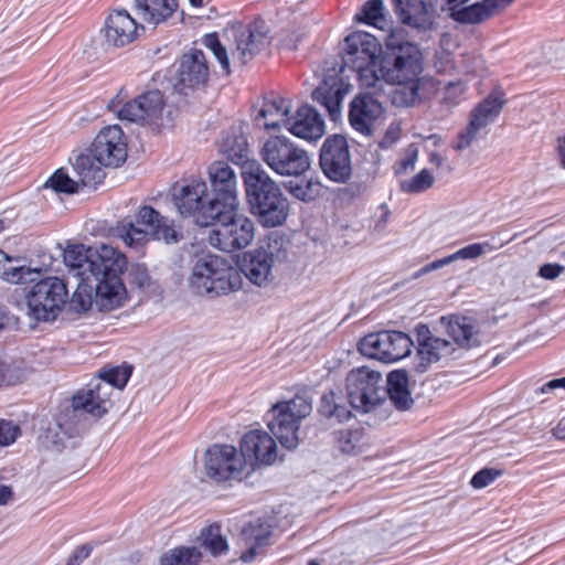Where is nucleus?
<instances>
[{
	"mask_svg": "<svg viewBox=\"0 0 565 565\" xmlns=\"http://www.w3.org/2000/svg\"><path fill=\"white\" fill-rule=\"evenodd\" d=\"M385 45L394 53L392 65H381L379 58L352 70L358 72L362 87L372 88L374 93H384L385 84L395 85L390 92L393 104L412 106L419 98L422 51L412 42L397 40L395 33L386 38Z\"/></svg>",
	"mask_w": 565,
	"mask_h": 565,
	"instance_id": "1",
	"label": "nucleus"
},
{
	"mask_svg": "<svg viewBox=\"0 0 565 565\" xmlns=\"http://www.w3.org/2000/svg\"><path fill=\"white\" fill-rule=\"evenodd\" d=\"M244 185L250 210L259 224L264 227L282 225L289 214V202L260 163L247 167Z\"/></svg>",
	"mask_w": 565,
	"mask_h": 565,
	"instance_id": "2",
	"label": "nucleus"
},
{
	"mask_svg": "<svg viewBox=\"0 0 565 565\" xmlns=\"http://www.w3.org/2000/svg\"><path fill=\"white\" fill-rule=\"evenodd\" d=\"M188 282L198 295L218 296L239 290L243 278L238 269L226 259L213 254H202L193 260Z\"/></svg>",
	"mask_w": 565,
	"mask_h": 565,
	"instance_id": "3",
	"label": "nucleus"
},
{
	"mask_svg": "<svg viewBox=\"0 0 565 565\" xmlns=\"http://www.w3.org/2000/svg\"><path fill=\"white\" fill-rule=\"evenodd\" d=\"M137 223L145 225L141 228L131 221H120L113 230L115 237L130 248H140L150 239L163 241L168 244L177 243L180 234L174 227L172 221L162 216L153 207L143 205L137 213Z\"/></svg>",
	"mask_w": 565,
	"mask_h": 565,
	"instance_id": "4",
	"label": "nucleus"
},
{
	"mask_svg": "<svg viewBox=\"0 0 565 565\" xmlns=\"http://www.w3.org/2000/svg\"><path fill=\"white\" fill-rule=\"evenodd\" d=\"M258 154L273 172L281 177H299L311 164L308 152L286 136L263 139Z\"/></svg>",
	"mask_w": 565,
	"mask_h": 565,
	"instance_id": "5",
	"label": "nucleus"
},
{
	"mask_svg": "<svg viewBox=\"0 0 565 565\" xmlns=\"http://www.w3.org/2000/svg\"><path fill=\"white\" fill-rule=\"evenodd\" d=\"M311 412V401L297 395L273 405L267 413V426L285 448L295 449L300 443V424Z\"/></svg>",
	"mask_w": 565,
	"mask_h": 565,
	"instance_id": "6",
	"label": "nucleus"
},
{
	"mask_svg": "<svg viewBox=\"0 0 565 565\" xmlns=\"http://www.w3.org/2000/svg\"><path fill=\"white\" fill-rule=\"evenodd\" d=\"M213 228L209 235L211 246L226 253L247 247L255 236L254 223L238 212L220 206L215 213Z\"/></svg>",
	"mask_w": 565,
	"mask_h": 565,
	"instance_id": "7",
	"label": "nucleus"
},
{
	"mask_svg": "<svg viewBox=\"0 0 565 565\" xmlns=\"http://www.w3.org/2000/svg\"><path fill=\"white\" fill-rule=\"evenodd\" d=\"M350 405L362 413L376 412L387 405L382 374L366 366L353 369L345 379Z\"/></svg>",
	"mask_w": 565,
	"mask_h": 565,
	"instance_id": "8",
	"label": "nucleus"
},
{
	"mask_svg": "<svg viewBox=\"0 0 565 565\" xmlns=\"http://www.w3.org/2000/svg\"><path fill=\"white\" fill-rule=\"evenodd\" d=\"M173 203L180 215L192 217L200 226L214 224L217 200L207 198V185L201 178L184 180L173 191Z\"/></svg>",
	"mask_w": 565,
	"mask_h": 565,
	"instance_id": "9",
	"label": "nucleus"
},
{
	"mask_svg": "<svg viewBox=\"0 0 565 565\" xmlns=\"http://www.w3.org/2000/svg\"><path fill=\"white\" fill-rule=\"evenodd\" d=\"M67 297L68 291L62 279H41L25 295L29 313L38 321H53L62 311Z\"/></svg>",
	"mask_w": 565,
	"mask_h": 565,
	"instance_id": "10",
	"label": "nucleus"
},
{
	"mask_svg": "<svg viewBox=\"0 0 565 565\" xmlns=\"http://www.w3.org/2000/svg\"><path fill=\"white\" fill-rule=\"evenodd\" d=\"M358 348L364 356L392 364L411 354L413 341L402 331H380L363 337Z\"/></svg>",
	"mask_w": 565,
	"mask_h": 565,
	"instance_id": "11",
	"label": "nucleus"
},
{
	"mask_svg": "<svg viewBox=\"0 0 565 565\" xmlns=\"http://www.w3.org/2000/svg\"><path fill=\"white\" fill-rule=\"evenodd\" d=\"M284 239L278 236H270L265 246H260L244 255L239 274L242 273L252 284L264 287L273 279L275 263L284 256L281 250Z\"/></svg>",
	"mask_w": 565,
	"mask_h": 565,
	"instance_id": "12",
	"label": "nucleus"
},
{
	"mask_svg": "<svg viewBox=\"0 0 565 565\" xmlns=\"http://www.w3.org/2000/svg\"><path fill=\"white\" fill-rule=\"evenodd\" d=\"M206 476L217 482L242 481L248 476L246 460L231 445H213L205 451Z\"/></svg>",
	"mask_w": 565,
	"mask_h": 565,
	"instance_id": "13",
	"label": "nucleus"
},
{
	"mask_svg": "<svg viewBox=\"0 0 565 565\" xmlns=\"http://www.w3.org/2000/svg\"><path fill=\"white\" fill-rule=\"evenodd\" d=\"M320 167L333 182L347 183L352 175V161L347 139L334 135L327 138L320 151Z\"/></svg>",
	"mask_w": 565,
	"mask_h": 565,
	"instance_id": "14",
	"label": "nucleus"
},
{
	"mask_svg": "<svg viewBox=\"0 0 565 565\" xmlns=\"http://www.w3.org/2000/svg\"><path fill=\"white\" fill-rule=\"evenodd\" d=\"M507 103L505 93L499 87H494L489 95L482 99L470 114V120L466 130L458 136L456 149L467 148L476 138L480 129L487 127L502 111Z\"/></svg>",
	"mask_w": 565,
	"mask_h": 565,
	"instance_id": "15",
	"label": "nucleus"
},
{
	"mask_svg": "<svg viewBox=\"0 0 565 565\" xmlns=\"http://www.w3.org/2000/svg\"><path fill=\"white\" fill-rule=\"evenodd\" d=\"M94 158L105 167H118L127 158V145L118 125L104 127L89 148Z\"/></svg>",
	"mask_w": 565,
	"mask_h": 565,
	"instance_id": "16",
	"label": "nucleus"
},
{
	"mask_svg": "<svg viewBox=\"0 0 565 565\" xmlns=\"http://www.w3.org/2000/svg\"><path fill=\"white\" fill-rule=\"evenodd\" d=\"M239 455L246 460L249 475L256 466H270L276 461L277 445L268 433L254 429L243 436Z\"/></svg>",
	"mask_w": 565,
	"mask_h": 565,
	"instance_id": "17",
	"label": "nucleus"
},
{
	"mask_svg": "<svg viewBox=\"0 0 565 565\" xmlns=\"http://www.w3.org/2000/svg\"><path fill=\"white\" fill-rule=\"evenodd\" d=\"M207 173L212 188V199L217 200V205L228 210L238 209L237 177L228 163L215 161L209 166Z\"/></svg>",
	"mask_w": 565,
	"mask_h": 565,
	"instance_id": "18",
	"label": "nucleus"
},
{
	"mask_svg": "<svg viewBox=\"0 0 565 565\" xmlns=\"http://www.w3.org/2000/svg\"><path fill=\"white\" fill-rule=\"evenodd\" d=\"M164 107L160 90L147 92L117 110L119 119L137 124H158Z\"/></svg>",
	"mask_w": 565,
	"mask_h": 565,
	"instance_id": "19",
	"label": "nucleus"
},
{
	"mask_svg": "<svg viewBox=\"0 0 565 565\" xmlns=\"http://www.w3.org/2000/svg\"><path fill=\"white\" fill-rule=\"evenodd\" d=\"M113 388L102 380H92L72 399L75 411H83L94 418H100L110 409Z\"/></svg>",
	"mask_w": 565,
	"mask_h": 565,
	"instance_id": "20",
	"label": "nucleus"
},
{
	"mask_svg": "<svg viewBox=\"0 0 565 565\" xmlns=\"http://www.w3.org/2000/svg\"><path fill=\"white\" fill-rule=\"evenodd\" d=\"M381 53V43L374 35L364 31H356L349 34L344 40L343 64L345 67L353 68L379 60Z\"/></svg>",
	"mask_w": 565,
	"mask_h": 565,
	"instance_id": "21",
	"label": "nucleus"
},
{
	"mask_svg": "<svg viewBox=\"0 0 565 565\" xmlns=\"http://www.w3.org/2000/svg\"><path fill=\"white\" fill-rule=\"evenodd\" d=\"M127 257L118 248L100 244L94 247L90 260L89 281L92 279L120 277L127 269Z\"/></svg>",
	"mask_w": 565,
	"mask_h": 565,
	"instance_id": "22",
	"label": "nucleus"
},
{
	"mask_svg": "<svg viewBox=\"0 0 565 565\" xmlns=\"http://www.w3.org/2000/svg\"><path fill=\"white\" fill-rule=\"evenodd\" d=\"M207 77V61L202 51L192 50L182 55L178 71V86L181 93L186 94L185 89L204 86Z\"/></svg>",
	"mask_w": 565,
	"mask_h": 565,
	"instance_id": "23",
	"label": "nucleus"
},
{
	"mask_svg": "<svg viewBox=\"0 0 565 565\" xmlns=\"http://www.w3.org/2000/svg\"><path fill=\"white\" fill-rule=\"evenodd\" d=\"M139 24L126 10H114L105 20L104 36L108 45L121 47L138 36Z\"/></svg>",
	"mask_w": 565,
	"mask_h": 565,
	"instance_id": "24",
	"label": "nucleus"
},
{
	"mask_svg": "<svg viewBox=\"0 0 565 565\" xmlns=\"http://www.w3.org/2000/svg\"><path fill=\"white\" fill-rule=\"evenodd\" d=\"M382 114V104L372 95L363 94L352 100L349 120L355 131L370 136L373 131L374 122Z\"/></svg>",
	"mask_w": 565,
	"mask_h": 565,
	"instance_id": "25",
	"label": "nucleus"
},
{
	"mask_svg": "<svg viewBox=\"0 0 565 565\" xmlns=\"http://www.w3.org/2000/svg\"><path fill=\"white\" fill-rule=\"evenodd\" d=\"M269 29L264 21H256L243 29L236 36V49L233 56L242 63L252 60L269 44Z\"/></svg>",
	"mask_w": 565,
	"mask_h": 565,
	"instance_id": "26",
	"label": "nucleus"
},
{
	"mask_svg": "<svg viewBox=\"0 0 565 565\" xmlns=\"http://www.w3.org/2000/svg\"><path fill=\"white\" fill-rule=\"evenodd\" d=\"M287 130L305 140H318L324 135L326 126L321 115L313 107L303 105L290 117Z\"/></svg>",
	"mask_w": 565,
	"mask_h": 565,
	"instance_id": "27",
	"label": "nucleus"
},
{
	"mask_svg": "<svg viewBox=\"0 0 565 565\" xmlns=\"http://www.w3.org/2000/svg\"><path fill=\"white\" fill-rule=\"evenodd\" d=\"M440 321L445 326L447 334L460 348L471 349L480 344L479 331L471 318L451 315L449 317H441Z\"/></svg>",
	"mask_w": 565,
	"mask_h": 565,
	"instance_id": "28",
	"label": "nucleus"
},
{
	"mask_svg": "<svg viewBox=\"0 0 565 565\" xmlns=\"http://www.w3.org/2000/svg\"><path fill=\"white\" fill-rule=\"evenodd\" d=\"M291 110V103L287 98L280 96H273L265 98L263 106L257 116V121L263 120L265 129H275L289 125V113Z\"/></svg>",
	"mask_w": 565,
	"mask_h": 565,
	"instance_id": "29",
	"label": "nucleus"
},
{
	"mask_svg": "<svg viewBox=\"0 0 565 565\" xmlns=\"http://www.w3.org/2000/svg\"><path fill=\"white\" fill-rule=\"evenodd\" d=\"M96 281L95 300L102 309L111 310L122 305L127 291L120 277L93 279Z\"/></svg>",
	"mask_w": 565,
	"mask_h": 565,
	"instance_id": "30",
	"label": "nucleus"
},
{
	"mask_svg": "<svg viewBox=\"0 0 565 565\" xmlns=\"http://www.w3.org/2000/svg\"><path fill=\"white\" fill-rule=\"evenodd\" d=\"M347 93L348 88L338 81L333 79L331 83L324 81L313 90L312 98L323 106L330 118L335 121L341 116L342 100Z\"/></svg>",
	"mask_w": 565,
	"mask_h": 565,
	"instance_id": "31",
	"label": "nucleus"
},
{
	"mask_svg": "<svg viewBox=\"0 0 565 565\" xmlns=\"http://www.w3.org/2000/svg\"><path fill=\"white\" fill-rule=\"evenodd\" d=\"M386 398L387 405L382 406V409L387 411L392 404L399 409H407L413 399L408 390V376L404 370L392 371L386 380Z\"/></svg>",
	"mask_w": 565,
	"mask_h": 565,
	"instance_id": "32",
	"label": "nucleus"
},
{
	"mask_svg": "<svg viewBox=\"0 0 565 565\" xmlns=\"http://www.w3.org/2000/svg\"><path fill=\"white\" fill-rule=\"evenodd\" d=\"M104 168H106L105 164H102L94 158L90 149L85 153L76 156L73 163V170L79 184L89 188H95L104 180Z\"/></svg>",
	"mask_w": 565,
	"mask_h": 565,
	"instance_id": "33",
	"label": "nucleus"
},
{
	"mask_svg": "<svg viewBox=\"0 0 565 565\" xmlns=\"http://www.w3.org/2000/svg\"><path fill=\"white\" fill-rule=\"evenodd\" d=\"M178 0H135L137 14L150 24L168 20L178 9Z\"/></svg>",
	"mask_w": 565,
	"mask_h": 565,
	"instance_id": "34",
	"label": "nucleus"
},
{
	"mask_svg": "<svg viewBox=\"0 0 565 565\" xmlns=\"http://www.w3.org/2000/svg\"><path fill=\"white\" fill-rule=\"evenodd\" d=\"M356 20L369 25H372L381 31H390V36L395 33L396 39H399V32L392 29V20L387 13L383 0H369L364 3L361 11L355 15Z\"/></svg>",
	"mask_w": 565,
	"mask_h": 565,
	"instance_id": "35",
	"label": "nucleus"
},
{
	"mask_svg": "<svg viewBox=\"0 0 565 565\" xmlns=\"http://www.w3.org/2000/svg\"><path fill=\"white\" fill-rule=\"evenodd\" d=\"M94 247H86L83 244L68 245L64 253L63 259L65 265L83 281H89L90 260Z\"/></svg>",
	"mask_w": 565,
	"mask_h": 565,
	"instance_id": "36",
	"label": "nucleus"
},
{
	"mask_svg": "<svg viewBox=\"0 0 565 565\" xmlns=\"http://www.w3.org/2000/svg\"><path fill=\"white\" fill-rule=\"evenodd\" d=\"M269 536V531L263 524H249L242 529L239 545L246 550L241 554V559L245 563L252 562L257 548L264 545Z\"/></svg>",
	"mask_w": 565,
	"mask_h": 565,
	"instance_id": "37",
	"label": "nucleus"
},
{
	"mask_svg": "<svg viewBox=\"0 0 565 565\" xmlns=\"http://www.w3.org/2000/svg\"><path fill=\"white\" fill-rule=\"evenodd\" d=\"M223 149L226 157L235 164L242 167V178L247 167L259 163L257 160H249L248 142L244 135H234L225 139Z\"/></svg>",
	"mask_w": 565,
	"mask_h": 565,
	"instance_id": "38",
	"label": "nucleus"
},
{
	"mask_svg": "<svg viewBox=\"0 0 565 565\" xmlns=\"http://www.w3.org/2000/svg\"><path fill=\"white\" fill-rule=\"evenodd\" d=\"M515 0H482L475 2L465 10V17L469 21H477V24L490 20L495 14H499Z\"/></svg>",
	"mask_w": 565,
	"mask_h": 565,
	"instance_id": "39",
	"label": "nucleus"
},
{
	"mask_svg": "<svg viewBox=\"0 0 565 565\" xmlns=\"http://www.w3.org/2000/svg\"><path fill=\"white\" fill-rule=\"evenodd\" d=\"M394 11L403 24L420 28L424 24V0H394Z\"/></svg>",
	"mask_w": 565,
	"mask_h": 565,
	"instance_id": "40",
	"label": "nucleus"
},
{
	"mask_svg": "<svg viewBox=\"0 0 565 565\" xmlns=\"http://www.w3.org/2000/svg\"><path fill=\"white\" fill-rule=\"evenodd\" d=\"M202 553L196 546H178L160 557V565H199Z\"/></svg>",
	"mask_w": 565,
	"mask_h": 565,
	"instance_id": "41",
	"label": "nucleus"
},
{
	"mask_svg": "<svg viewBox=\"0 0 565 565\" xmlns=\"http://www.w3.org/2000/svg\"><path fill=\"white\" fill-rule=\"evenodd\" d=\"M200 541L212 555H220L228 550L225 537L222 536L218 525H210L201 531Z\"/></svg>",
	"mask_w": 565,
	"mask_h": 565,
	"instance_id": "42",
	"label": "nucleus"
},
{
	"mask_svg": "<svg viewBox=\"0 0 565 565\" xmlns=\"http://www.w3.org/2000/svg\"><path fill=\"white\" fill-rule=\"evenodd\" d=\"M428 333L429 329L426 326V363H436L451 354L454 348L449 341L430 337Z\"/></svg>",
	"mask_w": 565,
	"mask_h": 565,
	"instance_id": "43",
	"label": "nucleus"
},
{
	"mask_svg": "<svg viewBox=\"0 0 565 565\" xmlns=\"http://www.w3.org/2000/svg\"><path fill=\"white\" fill-rule=\"evenodd\" d=\"M288 191L298 200L312 201L320 194L321 183L313 178L290 182Z\"/></svg>",
	"mask_w": 565,
	"mask_h": 565,
	"instance_id": "44",
	"label": "nucleus"
},
{
	"mask_svg": "<svg viewBox=\"0 0 565 565\" xmlns=\"http://www.w3.org/2000/svg\"><path fill=\"white\" fill-rule=\"evenodd\" d=\"M131 371L128 366H115L100 372L96 380H102L103 382L108 383L114 393L115 390H122L126 386Z\"/></svg>",
	"mask_w": 565,
	"mask_h": 565,
	"instance_id": "45",
	"label": "nucleus"
},
{
	"mask_svg": "<svg viewBox=\"0 0 565 565\" xmlns=\"http://www.w3.org/2000/svg\"><path fill=\"white\" fill-rule=\"evenodd\" d=\"M79 182L70 178L63 170H57L45 183L44 188H50L55 192L75 193L78 191Z\"/></svg>",
	"mask_w": 565,
	"mask_h": 565,
	"instance_id": "46",
	"label": "nucleus"
},
{
	"mask_svg": "<svg viewBox=\"0 0 565 565\" xmlns=\"http://www.w3.org/2000/svg\"><path fill=\"white\" fill-rule=\"evenodd\" d=\"M468 84L461 79L449 82L444 89L443 104L447 107H456L466 99Z\"/></svg>",
	"mask_w": 565,
	"mask_h": 565,
	"instance_id": "47",
	"label": "nucleus"
},
{
	"mask_svg": "<svg viewBox=\"0 0 565 565\" xmlns=\"http://www.w3.org/2000/svg\"><path fill=\"white\" fill-rule=\"evenodd\" d=\"M90 281H83L78 284L76 290L70 299L71 308L77 312H85L92 306V286Z\"/></svg>",
	"mask_w": 565,
	"mask_h": 565,
	"instance_id": "48",
	"label": "nucleus"
},
{
	"mask_svg": "<svg viewBox=\"0 0 565 565\" xmlns=\"http://www.w3.org/2000/svg\"><path fill=\"white\" fill-rule=\"evenodd\" d=\"M470 0H441V10L446 11L448 17L460 24H477V21H469L463 12L469 6Z\"/></svg>",
	"mask_w": 565,
	"mask_h": 565,
	"instance_id": "49",
	"label": "nucleus"
},
{
	"mask_svg": "<svg viewBox=\"0 0 565 565\" xmlns=\"http://www.w3.org/2000/svg\"><path fill=\"white\" fill-rule=\"evenodd\" d=\"M505 473L503 468L484 467L477 471L470 479V486L473 489H483L492 484L497 479Z\"/></svg>",
	"mask_w": 565,
	"mask_h": 565,
	"instance_id": "50",
	"label": "nucleus"
},
{
	"mask_svg": "<svg viewBox=\"0 0 565 565\" xmlns=\"http://www.w3.org/2000/svg\"><path fill=\"white\" fill-rule=\"evenodd\" d=\"M419 158V147L417 145L411 143L407 146L401 159L395 166V173L397 175H403L412 172L415 168L416 162Z\"/></svg>",
	"mask_w": 565,
	"mask_h": 565,
	"instance_id": "51",
	"label": "nucleus"
},
{
	"mask_svg": "<svg viewBox=\"0 0 565 565\" xmlns=\"http://www.w3.org/2000/svg\"><path fill=\"white\" fill-rule=\"evenodd\" d=\"M203 44L205 45V47H207L213 53V55L220 63L221 67L224 71L228 72L230 60H228L227 51L225 47H223L221 45V43L218 41V36L215 33L206 34L203 38Z\"/></svg>",
	"mask_w": 565,
	"mask_h": 565,
	"instance_id": "52",
	"label": "nucleus"
},
{
	"mask_svg": "<svg viewBox=\"0 0 565 565\" xmlns=\"http://www.w3.org/2000/svg\"><path fill=\"white\" fill-rule=\"evenodd\" d=\"M338 447L343 454H356L360 447V434L351 430L341 431L338 437Z\"/></svg>",
	"mask_w": 565,
	"mask_h": 565,
	"instance_id": "53",
	"label": "nucleus"
},
{
	"mask_svg": "<svg viewBox=\"0 0 565 565\" xmlns=\"http://www.w3.org/2000/svg\"><path fill=\"white\" fill-rule=\"evenodd\" d=\"M39 271L36 269H31L25 266L21 267H14L7 269L3 275L6 280H8L11 284H24L28 280H32V278H29L32 274H38Z\"/></svg>",
	"mask_w": 565,
	"mask_h": 565,
	"instance_id": "54",
	"label": "nucleus"
},
{
	"mask_svg": "<svg viewBox=\"0 0 565 565\" xmlns=\"http://www.w3.org/2000/svg\"><path fill=\"white\" fill-rule=\"evenodd\" d=\"M20 428L10 422L0 420V446H9L15 441Z\"/></svg>",
	"mask_w": 565,
	"mask_h": 565,
	"instance_id": "55",
	"label": "nucleus"
},
{
	"mask_svg": "<svg viewBox=\"0 0 565 565\" xmlns=\"http://www.w3.org/2000/svg\"><path fill=\"white\" fill-rule=\"evenodd\" d=\"M492 249L493 247L489 243H473L459 249L457 255L461 258H476Z\"/></svg>",
	"mask_w": 565,
	"mask_h": 565,
	"instance_id": "56",
	"label": "nucleus"
},
{
	"mask_svg": "<svg viewBox=\"0 0 565 565\" xmlns=\"http://www.w3.org/2000/svg\"><path fill=\"white\" fill-rule=\"evenodd\" d=\"M131 282L137 285L139 288H146L150 286L151 279L145 265L137 264L131 267L129 271Z\"/></svg>",
	"mask_w": 565,
	"mask_h": 565,
	"instance_id": "57",
	"label": "nucleus"
},
{
	"mask_svg": "<svg viewBox=\"0 0 565 565\" xmlns=\"http://www.w3.org/2000/svg\"><path fill=\"white\" fill-rule=\"evenodd\" d=\"M339 399L340 398L333 392L324 394L321 397V402H320V406H319V412L321 413V415H323L328 418H332V415H334V411L339 403Z\"/></svg>",
	"mask_w": 565,
	"mask_h": 565,
	"instance_id": "58",
	"label": "nucleus"
},
{
	"mask_svg": "<svg viewBox=\"0 0 565 565\" xmlns=\"http://www.w3.org/2000/svg\"><path fill=\"white\" fill-rule=\"evenodd\" d=\"M424 189V169L415 177L401 181V190L406 193L420 192Z\"/></svg>",
	"mask_w": 565,
	"mask_h": 565,
	"instance_id": "59",
	"label": "nucleus"
},
{
	"mask_svg": "<svg viewBox=\"0 0 565 565\" xmlns=\"http://www.w3.org/2000/svg\"><path fill=\"white\" fill-rule=\"evenodd\" d=\"M401 134H402V128H401L399 122H397V121L391 122L384 137L380 141V147L388 148V147L393 146L399 139Z\"/></svg>",
	"mask_w": 565,
	"mask_h": 565,
	"instance_id": "60",
	"label": "nucleus"
},
{
	"mask_svg": "<svg viewBox=\"0 0 565 565\" xmlns=\"http://www.w3.org/2000/svg\"><path fill=\"white\" fill-rule=\"evenodd\" d=\"M93 547L88 544L77 546L67 559L66 565H81L92 553Z\"/></svg>",
	"mask_w": 565,
	"mask_h": 565,
	"instance_id": "61",
	"label": "nucleus"
},
{
	"mask_svg": "<svg viewBox=\"0 0 565 565\" xmlns=\"http://www.w3.org/2000/svg\"><path fill=\"white\" fill-rule=\"evenodd\" d=\"M564 271V267L559 264L546 263L540 267L539 275L544 279H555Z\"/></svg>",
	"mask_w": 565,
	"mask_h": 565,
	"instance_id": "62",
	"label": "nucleus"
},
{
	"mask_svg": "<svg viewBox=\"0 0 565 565\" xmlns=\"http://www.w3.org/2000/svg\"><path fill=\"white\" fill-rule=\"evenodd\" d=\"M332 418H335L339 423L345 422L351 418V412L345 405L339 402Z\"/></svg>",
	"mask_w": 565,
	"mask_h": 565,
	"instance_id": "63",
	"label": "nucleus"
},
{
	"mask_svg": "<svg viewBox=\"0 0 565 565\" xmlns=\"http://www.w3.org/2000/svg\"><path fill=\"white\" fill-rule=\"evenodd\" d=\"M556 388H565V376H564V377L554 379V380L548 381L547 383H545V384L540 388V391H541L542 393H546V392H548V391L556 390Z\"/></svg>",
	"mask_w": 565,
	"mask_h": 565,
	"instance_id": "64",
	"label": "nucleus"
}]
</instances>
